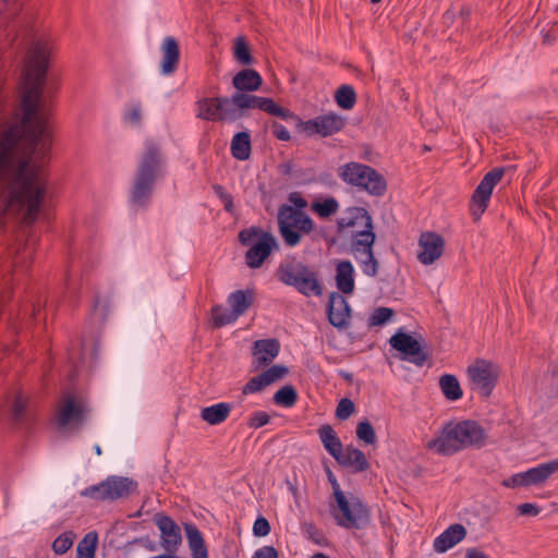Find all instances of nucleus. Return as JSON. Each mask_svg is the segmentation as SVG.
<instances>
[{"label": "nucleus", "mask_w": 558, "mask_h": 558, "mask_svg": "<svg viewBox=\"0 0 558 558\" xmlns=\"http://www.w3.org/2000/svg\"><path fill=\"white\" fill-rule=\"evenodd\" d=\"M197 118L206 121L233 122L246 116L247 109L274 111L272 99L256 95L235 93L231 97H207L198 100Z\"/></svg>", "instance_id": "obj_1"}, {"label": "nucleus", "mask_w": 558, "mask_h": 558, "mask_svg": "<svg viewBox=\"0 0 558 558\" xmlns=\"http://www.w3.org/2000/svg\"><path fill=\"white\" fill-rule=\"evenodd\" d=\"M165 158L160 146L147 140L137 163L130 190V201L138 207H146L153 196L156 181L162 175Z\"/></svg>", "instance_id": "obj_2"}, {"label": "nucleus", "mask_w": 558, "mask_h": 558, "mask_svg": "<svg viewBox=\"0 0 558 558\" xmlns=\"http://www.w3.org/2000/svg\"><path fill=\"white\" fill-rule=\"evenodd\" d=\"M485 439L484 428L474 421L449 422L427 442V448L438 454L451 456L470 447L480 448L485 445Z\"/></svg>", "instance_id": "obj_3"}, {"label": "nucleus", "mask_w": 558, "mask_h": 558, "mask_svg": "<svg viewBox=\"0 0 558 558\" xmlns=\"http://www.w3.org/2000/svg\"><path fill=\"white\" fill-rule=\"evenodd\" d=\"M337 234L348 241L350 251L374 245L376 241L373 218L364 207L352 206L343 210L337 219Z\"/></svg>", "instance_id": "obj_4"}, {"label": "nucleus", "mask_w": 558, "mask_h": 558, "mask_svg": "<svg viewBox=\"0 0 558 558\" xmlns=\"http://www.w3.org/2000/svg\"><path fill=\"white\" fill-rule=\"evenodd\" d=\"M277 277L282 283L293 287L306 296H318L323 293L317 271L295 257L288 258L279 265Z\"/></svg>", "instance_id": "obj_5"}, {"label": "nucleus", "mask_w": 558, "mask_h": 558, "mask_svg": "<svg viewBox=\"0 0 558 558\" xmlns=\"http://www.w3.org/2000/svg\"><path fill=\"white\" fill-rule=\"evenodd\" d=\"M272 105L276 112L268 111V114L279 117L283 120H292L295 122L296 128L303 132L306 136L319 135L322 137L332 136L333 134L342 131L347 124L345 118L329 112L327 114L317 116L314 119L303 121L298 114L283 108L275 102Z\"/></svg>", "instance_id": "obj_6"}, {"label": "nucleus", "mask_w": 558, "mask_h": 558, "mask_svg": "<svg viewBox=\"0 0 558 558\" xmlns=\"http://www.w3.org/2000/svg\"><path fill=\"white\" fill-rule=\"evenodd\" d=\"M277 223L279 233L289 247L299 245L304 235H310L315 223L304 211L283 204L278 208Z\"/></svg>", "instance_id": "obj_7"}, {"label": "nucleus", "mask_w": 558, "mask_h": 558, "mask_svg": "<svg viewBox=\"0 0 558 558\" xmlns=\"http://www.w3.org/2000/svg\"><path fill=\"white\" fill-rule=\"evenodd\" d=\"M238 239L242 245L250 246L245 253V263L253 269L259 268L271 252L279 248L274 234L259 227L241 230Z\"/></svg>", "instance_id": "obj_8"}, {"label": "nucleus", "mask_w": 558, "mask_h": 558, "mask_svg": "<svg viewBox=\"0 0 558 558\" xmlns=\"http://www.w3.org/2000/svg\"><path fill=\"white\" fill-rule=\"evenodd\" d=\"M339 177L345 183L364 189L374 196H381L387 190L385 178L374 168L363 163L349 162L340 167Z\"/></svg>", "instance_id": "obj_9"}, {"label": "nucleus", "mask_w": 558, "mask_h": 558, "mask_svg": "<svg viewBox=\"0 0 558 558\" xmlns=\"http://www.w3.org/2000/svg\"><path fill=\"white\" fill-rule=\"evenodd\" d=\"M338 496L335 498L337 509L331 512L338 526L361 529L369 522V510L360 497L353 494Z\"/></svg>", "instance_id": "obj_10"}, {"label": "nucleus", "mask_w": 558, "mask_h": 558, "mask_svg": "<svg viewBox=\"0 0 558 558\" xmlns=\"http://www.w3.org/2000/svg\"><path fill=\"white\" fill-rule=\"evenodd\" d=\"M137 489V483L126 476L110 475L102 482L85 487L81 496L97 501H113L128 498Z\"/></svg>", "instance_id": "obj_11"}, {"label": "nucleus", "mask_w": 558, "mask_h": 558, "mask_svg": "<svg viewBox=\"0 0 558 558\" xmlns=\"http://www.w3.org/2000/svg\"><path fill=\"white\" fill-rule=\"evenodd\" d=\"M87 407L83 397L76 392H65L60 398L56 421L60 428H75L83 424Z\"/></svg>", "instance_id": "obj_12"}, {"label": "nucleus", "mask_w": 558, "mask_h": 558, "mask_svg": "<svg viewBox=\"0 0 558 558\" xmlns=\"http://www.w3.org/2000/svg\"><path fill=\"white\" fill-rule=\"evenodd\" d=\"M499 367L492 361L476 359L468 367V376L472 389L487 398L492 395L499 377Z\"/></svg>", "instance_id": "obj_13"}, {"label": "nucleus", "mask_w": 558, "mask_h": 558, "mask_svg": "<svg viewBox=\"0 0 558 558\" xmlns=\"http://www.w3.org/2000/svg\"><path fill=\"white\" fill-rule=\"evenodd\" d=\"M504 174V167L493 168L483 177L480 184L473 192L470 201V213L474 221H478L487 209L493 191L501 181Z\"/></svg>", "instance_id": "obj_14"}, {"label": "nucleus", "mask_w": 558, "mask_h": 558, "mask_svg": "<svg viewBox=\"0 0 558 558\" xmlns=\"http://www.w3.org/2000/svg\"><path fill=\"white\" fill-rule=\"evenodd\" d=\"M389 344L401 353V360L423 366L427 355L422 351L420 342L412 336L402 331L396 332L389 339Z\"/></svg>", "instance_id": "obj_15"}, {"label": "nucleus", "mask_w": 558, "mask_h": 558, "mask_svg": "<svg viewBox=\"0 0 558 558\" xmlns=\"http://www.w3.org/2000/svg\"><path fill=\"white\" fill-rule=\"evenodd\" d=\"M418 247V262L423 265H430L444 254L445 239L435 231H424L420 234Z\"/></svg>", "instance_id": "obj_16"}, {"label": "nucleus", "mask_w": 558, "mask_h": 558, "mask_svg": "<svg viewBox=\"0 0 558 558\" xmlns=\"http://www.w3.org/2000/svg\"><path fill=\"white\" fill-rule=\"evenodd\" d=\"M155 523L160 531L163 549L168 553L175 551L182 542L179 525L168 515H156Z\"/></svg>", "instance_id": "obj_17"}, {"label": "nucleus", "mask_w": 558, "mask_h": 558, "mask_svg": "<svg viewBox=\"0 0 558 558\" xmlns=\"http://www.w3.org/2000/svg\"><path fill=\"white\" fill-rule=\"evenodd\" d=\"M280 343L276 339L256 340L252 349V365L257 369L269 365L279 354Z\"/></svg>", "instance_id": "obj_18"}, {"label": "nucleus", "mask_w": 558, "mask_h": 558, "mask_svg": "<svg viewBox=\"0 0 558 558\" xmlns=\"http://www.w3.org/2000/svg\"><path fill=\"white\" fill-rule=\"evenodd\" d=\"M162 59L160 62V71L165 75L174 73L180 61V47L178 40L168 36L162 40L160 47Z\"/></svg>", "instance_id": "obj_19"}, {"label": "nucleus", "mask_w": 558, "mask_h": 558, "mask_svg": "<svg viewBox=\"0 0 558 558\" xmlns=\"http://www.w3.org/2000/svg\"><path fill=\"white\" fill-rule=\"evenodd\" d=\"M466 535L462 524H452L434 539V549L437 553H446L459 544Z\"/></svg>", "instance_id": "obj_20"}, {"label": "nucleus", "mask_w": 558, "mask_h": 558, "mask_svg": "<svg viewBox=\"0 0 558 558\" xmlns=\"http://www.w3.org/2000/svg\"><path fill=\"white\" fill-rule=\"evenodd\" d=\"M338 458L336 461L339 464L351 468L354 472H364L369 468L365 453L353 446L343 448Z\"/></svg>", "instance_id": "obj_21"}, {"label": "nucleus", "mask_w": 558, "mask_h": 558, "mask_svg": "<svg viewBox=\"0 0 558 558\" xmlns=\"http://www.w3.org/2000/svg\"><path fill=\"white\" fill-rule=\"evenodd\" d=\"M232 84L236 93L255 92L263 84V78L258 72L252 69H244L233 76Z\"/></svg>", "instance_id": "obj_22"}, {"label": "nucleus", "mask_w": 558, "mask_h": 558, "mask_svg": "<svg viewBox=\"0 0 558 558\" xmlns=\"http://www.w3.org/2000/svg\"><path fill=\"white\" fill-rule=\"evenodd\" d=\"M96 354V343L94 340H82L77 344H73L68 352L69 362L78 368L83 366L87 359H92Z\"/></svg>", "instance_id": "obj_23"}, {"label": "nucleus", "mask_w": 558, "mask_h": 558, "mask_svg": "<svg viewBox=\"0 0 558 558\" xmlns=\"http://www.w3.org/2000/svg\"><path fill=\"white\" fill-rule=\"evenodd\" d=\"M233 405L228 402H219L215 403L209 407H205L201 410V418L208 423L209 425H219L223 423L228 416L230 415V412L232 410Z\"/></svg>", "instance_id": "obj_24"}, {"label": "nucleus", "mask_w": 558, "mask_h": 558, "mask_svg": "<svg viewBox=\"0 0 558 558\" xmlns=\"http://www.w3.org/2000/svg\"><path fill=\"white\" fill-rule=\"evenodd\" d=\"M354 269L350 260H341L336 268V283L341 293L348 294L354 290Z\"/></svg>", "instance_id": "obj_25"}, {"label": "nucleus", "mask_w": 558, "mask_h": 558, "mask_svg": "<svg viewBox=\"0 0 558 558\" xmlns=\"http://www.w3.org/2000/svg\"><path fill=\"white\" fill-rule=\"evenodd\" d=\"M318 435L326 451L335 460L339 459L338 457L339 453L342 451L343 446L333 428L330 425L325 424L318 428Z\"/></svg>", "instance_id": "obj_26"}, {"label": "nucleus", "mask_w": 558, "mask_h": 558, "mask_svg": "<svg viewBox=\"0 0 558 558\" xmlns=\"http://www.w3.org/2000/svg\"><path fill=\"white\" fill-rule=\"evenodd\" d=\"M558 472V458L526 471L529 485H539Z\"/></svg>", "instance_id": "obj_27"}, {"label": "nucleus", "mask_w": 558, "mask_h": 558, "mask_svg": "<svg viewBox=\"0 0 558 558\" xmlns=\"http://www.w3.org/2000/svg\"><path fill=\"white\" fill-rule=\"evenodd\" d=\"M255 301V292L251 289L236 290L228 298V304L232 314H243Z\"/></svg>", "instance_id": "obj_28"}, {"label": "nucleus", "mask_w": 558, "mask_h": 558, "mask_svg": "<svg viewBox=\"0 0 558 558\" xmlns=\"http://www.w3.org/2000/svg\"><path fill=\"white\" fill-rule=\"evenodd\" d=\"M185 533L193 558H208L202 533L194 524H185Z\"/></svg>", "instance_id": "obj_29"}, {"label": "nucleus", "mask_w": 558, "mask_h": 558, "mask_svg": "<svg viewBox=\"0 0 558 558\" xmlns=\"http://www.w3.org/2000/svg\"><path fill=\"white\" fill-rule=\"evenodd\" d=\"M231 154L233 158L244 161L251 157L252 144L247 132L236 133L231 141Z\"/></svg>", "instance_id": "obj_30"}, {"label": "nucleus", "mask_w": 558, "mask_h": 558, "mask_svg": "<svg viewBox=\"0 0 558 558\" xmlns=\"http://www.w3.org/2000/svg\"><path fill=\"white\" fill-rule=\"evenodd\" d=\"M439 386L448 400L456 401L462 398L463 392L456 376L450 374L442 375L439 379Z\"/></svg>", "instance_id": "obj_31"}, {"label": "nucleus", "mask_w": 558, "mask_h": 558, "mask_svg": "<svg viewBox=\"0 0 558 558\" xmlns=\"http://www.w3.org/2000/svg\"><path fill=\"white\" fill-rule=\"evenodd\" d=\"M335 100L340 108L350 110L356 104V93L351 85H341L336 90Z\"/></svg>", "instance_id": "obj_32"}, {"label": "nucleus", "mask_w": 558, "mask_h": 558, "mask_svg": "<svg viewBox=\"0 0 558 558\" xmlns=\"http://www.w3.org/2000/svg\"><path fill=\"white\" fill-rule=\"evenodd\" d=\"M97 541L98 537L96 533H87L77 545L76 558H95Z\"/></svg>", "instance_id": "obj_33"}, {"label": "nucleus", "mask_w": 558, "mask_h": 558, "mask_svg": "<svg viewBox=\"0 0 558 558\" xmlns=\"http://www.w3.org/2000/svg\"><path fill=\"white\" fill-rule=\"evenodd\" d=\"M373 246L374 245H369V248L360 247V248L351 251L354 254L363 253L366 255V258L364 260H362V269H363V272L369 277H375L378 274V262L375 258V255L373 252Z\"/></svg>", "instance_id": "obj_34"}, {"label": "nucleus", "mask_w": 558, "mask_h": 558, "mask_svg": "<svg viewBox=\"0 0 558 558\" xmlns=\"http://www.w3.org/2000/svg\"><path fill=\"white\" fill-rule=\"evenodd\" d=\"M350 306L339 292H331L328 298L326 314H350Z\"/></svg>", "instance_id": "obj_35"}, {"label": "nucleus", "mask_w": 558, "mask_h": 558, "mask_svg": "<svg viewBox=\"0 0 558 558\" xmlns=\"http://www.w3.org/2000/svg\"><path fill=\"white\" fill-rule=\"evenodd\" d=\"M298 399L296 390L291 385H287L281 387L275 395H274V402L277 405H281L284 408H291L294 405Z\"/></svg>", "instance_id": "obj_36"}, {"label": "nucleus", "mask_w": 558, "mask_h": 558, "mask_svg": "<svg viewBox=\"0 0 558 558\" xmlns=\"http://www.w3.org/2000/svg\"><path fill=\"white\" fill-rule=\"evenodd\" d=\"M75 539V534L72 531L61 533L52 543V550L57 555L65 554L72 546Z\"/></svg>", "instance_id": "obj_37"}, {"label": "nucleus", "mask_w": 558, "mask_h": 558, "mask_svg": "<svg viewBox=\"0 0 558 558\" xmlns=\"http://www.w3.org/2000/svg\"><path fill=\"white\" fill-rule=\"evenodd\" d=\"M339 203L333 197H328L323 202H316L312 205V209L322 218H327L338 211Z\"/></svg>", "instance_id": "obj_38"}, {"label": "nucleus", "mask_w": 558, "mask_h": 558, "mask_svg": "<svg viewBox=\"0 0 558 558\" xmlns=\"http://www.w3.org/2000/svg\"><path fill=\"white\" fill-rule=\"evenodd\" d=\"M545 395L551 400H558V364L554 365L545 379Z\"/></svg>", "instance_id": "obj_39"}, {"label": "nucleus", "mask_w": 558, "mask_h": 558, "mask_svg": "<svg viewBox=\"0 0 558 558\" xmlns=\"http://www.w3.org/2000/svg\"><path fill=\"white\" fill-rule=\"evenodd\" d=\"M356 437L365 445H374L376 441V434L374 427L368 421L360 422L356 426Z\"/></svg>", "instance_id": "obj_40"}, {"label": "nucleus", "mask_w": 558, "mask_h": 558, "mask_svg": "<svg viewBox=\"0 0 558 558\" xmlns=\"http://www.w3.org/2000/svg\"><path fill=\"white\" fill-rule=\"evenodd\" d=\"M234 58L242 64L250 65L254 59L250 52V48L243 38H238L234 45Z\"/></svg>", "instance_id": "obj_41"}, {"label": "nucleus", "mask_w": 558, "mask_h": 558, "mask_svg": "<svg viewBox=\"0 0 558 558\" xmlns=\"http://www.w3.org/2000/svg\"><path fill=\"white\" fill-rule=\"evenodd\" d=\"M266 384L271 385L282 379L288 374V368L283 365H272L262 373Z\"/></svg>", "instance_id": "obj_42"}, {"label": "nucleus", "mask_w": 558, "mask_h": 558, "mask_svg": "<svg viewBox=\"0 0 558 558\" xmlns=\"http://www.w3.org/2000/svg\"><path fill=\"white\" fill-rule=\"evenodd\" d=\"M213 190L217 197L222 202L223 208L226 211L233 214L234 213V203L233 196L226 191V189L220 184H214Z\"/></svg>", "instance_id": "obj_43"}, {"label": "nucleus", "mask_w": 558, "mask_h": 558, "mask_svg": "<svg viewBox=\"0 0 558 558\" xmlns=\"http://www.w3.org/2000/svg\"><path fill=\"white\" fill-rule=\"evenodd\" d=\"M355 411V405L352 400L343 398L339 401L336 409V417L340 421L348 420Z\"/></svg>", "instance_id": "obj_44"}, {"label": "nucleus", "mask_w": 558, "mask_h": 558, "mask_svg": "<svg viewBox=\"0 0 558 558\" xmlns=\"http://www.w3.org/2000/svg\"><path fill=\"white\" fill-rule=\"evenodd\" d=\"M269 386L264 379V375L260 373L257 376L252 377L246 385L243 387L244 395H251L262 391L265 387Z\"/></svg>", "instance_id": "obj_45"}, {"label": "nucleus", "mask_w": 558, "mask_h": 558, "mask_svg": "<svg viewBox=\"0 0 558 558\" xmlns=\"http://www.w3.org/2000/svg\"><path fill=\"white\" fill-rule=\"evenodd\" d=\"M26 411V400L22 395L15 397L12 405V416L15 422H22Z\"/></svg>", "instance_id": "obj_46"}, {"label": "nucleus", "mask_w": 558, "mask_h": 558, "mask_svg": "<svg viewBox=\"0 0 558 558\" xmlns=\"http://www.w3.org/2000/svg\"><path fill=\"white\" fill-rule=\"evenodd\" d=\"M124 120L131 124L138 125L142 121L141 105H131L124 112Z\"/></svg>", "instance_id": "obj_47"}, {"label": "nucleus", "mask_w": 558, "mask_h": 558, "mask_svg": "<svg viewBox=\"0 0 558 558\" xmlns=\"http://www.w3.org/2000/svg\"><path fill=\"white\" fill-rule=\"evenodd\" d=\"M269 420H270V416L266 412L257 411L251 415V417L247 422V425L251 428H259V427L267 425L269 423Z\"/></svg>", "instance_id": "obj_48"}, {"label": "nucleus", "mask_w": 558, "mask_h": 558, "mask_svg": "<svg viewBox=\"0 0 558 558\" xmlns=\"http://www.w3.org/2000/svg\"><path fill=\"white\" fill-rule=\"evenodd\" d=\"M270 532V524L264 517H258L253 524V534L258 537L268 535Z\"/></svg>", "instance_id": "obj_49"}, {"label": "nucleus", "mask_w": 558, "mask_h": 558, "mask_svg": "<svg viewBox=\"0 0 558 558\" xmlns=\"http://www.w3.org/2000/svg\"><path fill=\"white\" fill-rule=\"evenodd\" d=\"M507 487L529 486L526 472L514 474L504 482Z\"/></svg>", "instance_id": "obj_50"}, {"label": "nucleus", "mask_w": 558, "mask_h": 558, "mask_svg": "<svg viewBox=\"0 0 558 558\" xmlns=\"http://www.w3.org/2000/svg\"><path fill=\"white\" fill-rule=\"evenodd\" d=\"M271 132L272 135L279 141L288 142L291 140L290 132L287 130L286 126L278 122H274L271 124Z\"/></svg>", "instance_id": "obj_51"}, {"label": "nucleus", "mask_w": 558, "mask_h": 558, "mask_svg": "<svg viewBox=\"0 0 558 558\" xmlns=\"http://www.w3.org/2000/svg\"><path fill=\"white\" fill-rule=\"evenodd\" d=\"M238 316H211L209 325L213 328H220L226 325H233L236 322Z\"/></svg>", "instance_id": "obj_52"}, {"label": "nucleus", "mask_w": 558, "mask_h": 558, "mask_svg": "<svg viewBox=\"0 0 558 558\" xmlns=\"http://www.w3.org/2000/svg\"><path fill=\"white\" fill-rule=\"evenodd\" d=\"M329 323L339 329L340 331L345 330L350 326V320L352 316H327Z\"/></svg>", "instance_id": "obj_53"}, {"label": "nucleus", "mask_w": 558, "mask_h": 558, "mask_svg": "<svg viewBox=\"0 0 558 558\" xmlns=\"http://www.w3.org/2000/svg\"><path fill=\"white\" fill-rule=\"evenodd\" d=\"M288 199L292 204V207L299 210H303L305 207H307L306 199L299 192L290 193Z\"/></svg>", "instance_id": "obj_54"}, {"label": "nucleus", "mask_w": 558, "mask_h": 558, "mask_svg": "<svg viewBox=\"0 0 558 558\" xmlns=\"http://www.w3.org/2000/svg\"><path fill=\"white\" fill-rule=\"evenodd\" d=\"M252 558H278V551L272 546H264L257 549Z\"/></svg>", "instance_id": "obj_55"}, {"label": "nucleus", "mask_w": 558, "mask_h": 558, "mask_svg": "<svg viewBox=\"0 0 558 558\" xmlns=\"http://www.w3.org/2000/svg\"><path fill=\"white\" fill-rule=\"evenodd\" d=\"M518 510L522 515H536L538 513V509L533 504H522L518 507Z\"/></svg>", "instance_id": "obj_56"}, {"label": "nucleus", "mask_w": 558, "mask_h": 558, "mask_svg": "<svg viewBox=\"0 0 558 558\" xmlns=\"http://www.w3.org/2000/svg\"><path fill=\"white\" fill-rule=\"evenodd\" d=\"M95 310L99 312H107L111 310V303L108 298H98L95 303Z\"/></svg>", "instance_id": "obj_57"}, {"label": "nucleus", "mask_w": 558, "mask_h": 558, "mask_svg": "<svg viewBox=\"0 0 558 558\" xmlns=\"http://www.w3.org/2000/svg\"><path fill=\"white\" fill-rule=\"evenodd\" d=\"M329 482L331 484V487H332V493H333V498H338V494L340 495H344L343 490L341 489L337 478L333 476V474L331 472H329Z\"/></svg>", "instance_id": "obj_58"}, {"label": "nucleus", "mask_w": 558, "mask_h": 558, "mask_svg": "<svg viewBox=\"0 0 558 558\" xmlns=\"http://www.w3.org/2000/svg\"><path fill=\"white\" fill-rule=\"evenodd\" d=\"M391 316H371L369 325L372 326H379L388 323L390 320Z\"/></svg>", "instance_id": "obj_59"}, {"label": "nucleus", "mask_w": 558, "mask_h": 558, "mask_svg": "<svg viewBox=\"0 0 558 558\" xmlns=\"http://www.w3.org/2000/svg\"><path fill=\"white\" fill-rule=\"evenodd\" d=\"M465 558H488L483 551L475 548L468 549Z\"/></svg>", "instance_id": "obj_60"}, {"label": "nucleus", "mask_w": 558, "mask_h": 558, "mask_svg": "<svg viewBox=\"0 0 558 558\" xmlns=\"http://www.w3.org/2000/svg\"><path fill=\"white\" fill-rule=\"evenodd\" d=\"M372 314H395L392 308L379 306Z\"/></svg>", "instance_id": "obj_61"}, {"label": "nucleus", "mask_w": 558, "mask_h": 558, "mask_svg": "<svg viewBox=\"0 0 558 558\" xmlns=\"http://www.w3.org/2000/svg\"><path fill=\"white\" fill-rule=\"evenodd\" d=\"M222 310H223V308H222V306H219V305L214 306V307L211 308V314H221V311H222Z\"/></svg>", "instance_id": "obj_62"}, {"label": "nucleus", "mask_w": 558, "mask_h": 558, "mask_svg": "<svg viewBox=\"0 0 558 558\" xmlns=\"http://www.w3.org/2000/svg\"><path fill=\"white\" fill-rule=\"evenodd\" d=\"M94 451H95V453H96L97 456H101V453H102L101 448H100V446H99L98 444H96V445L94 446Z\"/></svg>", "instance_id": "obj_63"}, {"label": "nucleus", "mask_w": 558, "mask_h": 558, "mask_svg": "<svg viewBox=\"0 0 558 558\" xmlns=\"http://www.w3.org/2000/svg\"><path fill=\"white\" fill-rule=\"evenodd\" d=\"M153 558H178V557L173 556L171 554H165V555H159V556H156V557H153Z\"/></svg>", "instance_id": "obj_64"}]
</instances>
